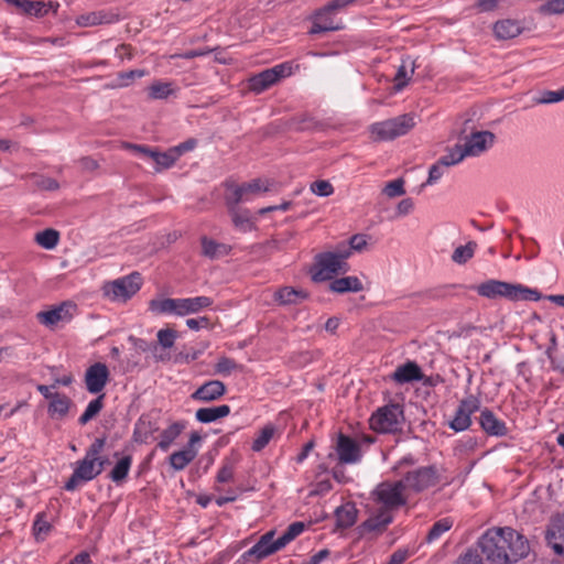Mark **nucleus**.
I'll use <instances>...</instances> for the list:
<instances>
[{
    "instance_id": "obj_1",
    "label": "nucleus",
    "mask_w": 564,
    "mask_h": 564,
    "mask_svg": "<svg viewBox=\"0 0 564 564\" xmlns=\"http://www.w3.org/2000/svg\"><path fill=\"white\" fill-rule=\"evenodd\" d=\"M478 546L492 564L517 563L530 552L528 540L509 527L487 530L479 539Z\"/></svg>"
},
{
    "instance_id": "obj_2",
    "label": "nucleus",
    "mask_w": 564,
    "mask_h": 564,
    "mask_svg": "<svg viewBox=\"0 0 564 564\" xmlns=\"http://www.w3.org/2000/svg\"><path fill=\"white\" fill-rule=\"evenodd\" d=\"M474 289L477 293L488 300L506 299L512 302L517 301H539L543 299L542 294L535 290L522 284L509 283L500 280H487Z\"/></svg>"
},
{
    "instance_id": "obj_3",
    "label": "nucleus",
    "mask_w": 564,
    "mask_h": 564,
    "mask_svg": "<svg viewBox=\"0 0 564 564\" xmlns=\"http://www.w3.org/2000/svg\"><path fill=\"white\" fill-rule=\"evenodd\" d=\"M414 126V116L412 113H404L376 122L370 126L369 131L373 141H389L406 134Z\"/></svg>"
},
{
    "instance_id": "obj_4",
    "label": "nucleus",
    "mask_w": 564,
    "mask_h": 564,
    "mask_svg": "<svg viewBox=\"0 0 564 564\" xmlns=\"http://www.w3.org/2000/svg\"><path fill=\"white\" fill-rule=\"evenodd\" d=\"M349 265L346 261H339L330 251L315 256V263L312 268V279L315 282H323L333 279L334 275L346 273Z\"/></svg>"
},
{
    "instance_id": "obj_5",
    "label": "nucleus",
    "mask_w": 564,
    "mask_h": 564,
    "mask_svg": "<svg viewBox=\"0 0 564 564\" xmlns=\"http://www.w3.org/2000/svg\"><path fill=\"white\" fill-rule=\"evenodd\" d=\"M400 417L403 419V410L400 404L392 403L382 406L373 413L369 420L370 427L379 433H390L398 429Z\"/></svg>"
},
{
    "instance_id": "obj_6",
    "label": "nucleus",
    "mask_w": 564,
    "mask_h": 564,
    "mask_svg": "<svg viewBox=\"0 0 564 564\" xmlns=\"http://www.w3.org/2000/svg\"><path fill=\"white\" fill-rule=\"evenodd\" d=\"M141 281V275L138 272L117 279L104 286L105 295L111 300L126 302L140 290Z\"/></svg>"
},
{
    "instance_id": "obj_7",
    "label": "nucleus",
    "mask_w": 564,
    "mask_h": 564,
    "mask_svg": "<svg viewBox=\"0 0 564 564\" xmlns=\"http://www.w3.org/2000/svg\"><path fill=\"white\" fill-rule=\"evenodd\" d=\"M405 489V482L402 479L394 482L384 481L377 487L376 495L386 510L395 509L406 503Z\"/></svg>"
},
{
    "instance_id": "obj_8",
    "label": "nucleus",
    "mask_w": 564,
    "mask_h": 564,
    "mask_svg": "<svg viewBox=\"0 0 564 564\" xmlns=\"http://www.w3.org/2000/svg\"><path fill=\"white\" fill-rule=\"evenodd\" d=\"M402 480L406 489L420 492L437 484V471L433 466L421 467L406 473Z\"/></svg>"
},
{
    "instance_id": "obj_9",
    "label": "nucleus",
    "mask_w": 564,
    "mask_h": 564,
    "mask_svg": "<svg viewBox=\"0 0 564 564\" xmlns=\"http://www.w3.org/2000/svg\"><path fill=\"white\" fill-rule=\"evenodd\" d=\"M479 408L480 402L474 395H469L468 398L462 400L459 406L456 410L454 419L449 423V426L456 432L467 430L471 423L470 415L478 411Z\"/></svg>"
},
{
    "instance_id": "obj_10",
    "label": "nucleus",
    "mask_w": 564,
    "mask_h": 564,
    "mask_svg": "<svg viewBox=\"0 0 564 564\" xmlns=\"http://www.w3.org/2000/svg\"><path fill=\"white\" fill-rule=\"evenodd\" d=\"M495 134L490 131H476L465 138L462 145L466 156H478L494 144Z\"/></svg>"
},
{
    "instance_id": "obj_11",
    "label": "nucleus",
    "mask_w": 564,
    "mask_h": 564,
    "mask_svg": "<svg viewBox=\"0 0 564 564\" xmlns=\"http://www.w3.org/2000/svg\"><path fill=\"white\" fill-rule=\"evenodd\" d=\"M97 476L96 462L84 457L77 463L73 475L67 480L64 488L67 491H73L79 486L80 482L93 480Z\"/></svg>"
},
{
    "instance_id": "obj_12",
    "label": "nucleus",
    "mask_w": 564,
    "mask_h": 564,
    "mask_svg": "<svg viewBox=\"0 0 564 564\" xmlns=\"http://www.w3.org/2000/svg\"><path fill=\"white\" fill-rule=\"evenodd\" d=\"M335 449L339 464H355L360 460L361 452L359 444L343 433H339L337 437Z\"/></svg>"
},
{
    "instance_id": "obj_13",
    "label": "nucleus",
    "mask_w": 564,
    "mask_h": 564,
    "mask_svg": "<svg viewBox=\"0 0 564 564\" xmlns=\"http://www.w3.org/2000/svg\"><path fill=\"white\" fill-rule=\"evenodd\" d=\"M109 380V370L105 364L96 362L85 375L86 388L90 393H99Z\"/></svg>"
},
{
    "instance_id": "obj_14",
    "label": "nucleus",
    "mask_w": 564,
    "mask_h": 564,
    "mask_svg": "<svg viewBox=\"0 0 564 564\" xmlns=\"http://www.w3.org/2000/svg\"><path fill=\"white\" fill-rule=\"evenodd\" d=\"M547 545L561 556H564V514L555 517L545 532Z\"/></svg>"
},
{
    "instance_id": "obj_15",
    "label": "nucleus",
    "mask_w": 564,
    "mask_h": 564,
    "mask_svg": "<svg viewBox=\"0 0 564 564\" xmlns=\"http://www.w3.org/2000/svg\"><path fill=\"white\" fill-rule=\"evenodd\" d=\"M274 530L264 533L259 541L242 555V557L246 561H253V563H258L262 558L273 554L274 552H271V547L274 545Z\"/></svg>"
},
{
    "instance_id": "obj_16",
    "label": "nucleus",
    "mask_w": 564,
    "mask_h": 564,
    "mask_svg": "<svg viewBox=\"0 0 564 564\" xmlns=\"http://www.w3.org/2000/svg\"><path fill=\"white\" fill-rule=\"evenodd\" d=\"M226 393V386L219 380H210L196 389L191 398L202 402H213L220 399Z\"/></svg>"
},
{
    "instance_id": "obj_17",
    "label": "nucleus",
    "mask_w": 564,
    "mask_h": 564,
    "mask_svg": "<svg viewBox=\"0 0 564 564\" xmlns=\"http://www.w3.org/2000/svg\"><path fill=\"white\" fill-rule=\"evenodd\" d=\"M389 378L398 384H404L422 380L423 372L415 361H406L398 366Z\"/></svg>"
},
{
    "instance_id": "obj_18",
    "label": "nucleus",
    "mask_w": 564,
    "mask_h": 564,
    "mask_svg": "<svg viewBox=\"0 0 564 564\" xmlns=\"http://www.w3.org/2000/svg\"><path fill=\"white\" fill-rule=\"evenodd\" d=\"M119 20V14L111 11H94L80 14L76 18V24L82 28L100 24H111Z\"/></svg>"
},
{
    "instance_id": "obj_19",
    "label": "nucleus",
    "mask_w": 564,
    "mask_h": 564,
    "mask_svg": "<svg viewBox=\"0 0 564 564\" xmlns=\"http://www.w3.org/2000/svg\"><path fill=\"white\" fill-rule=\"evenodd\" d=\"M70 308H74V305L65 302L52 310L39 312L36 317L43 325L52 327L61 321L68 319L72 316Z\"/></svg>"
},
{
    "instance_id": "obj_20",
    "label": "nucleus",
    "mask_w": 564,
    "mask_h": 564,
    "mask_svg": "<svg viewBox=\"0 0 564 564\" xmlns=\"http://www.w3.org/2000/svg\"><path fill=\"white\" fill-rule=\"evenodd\" d=\"M481 429L489 435L503 436L508 429L503 421L499 420L490 410L485 409L479 416Z\"/></svg>"
},
{
    "instance_id": "obj_21",
    "label": "nucleus",
    "mask_w": 564,
    "mask_h": 564,
    "mask_svg": "<svg viewBox=\"0 0 564 564\" xmlns=\"http://www.w3.org/2000/svg\"><path fill=\"white\" fill-rule=\"evenodd\" d=\"M333 13H335V11L327 10V4L321 8L314 15L313 26L310 33L317 34L340 29L339 25L334 24V21L330 17Z\"/></svg>"
},
{
    "instance_id": "obj_22",
    "label": "nucleus",
    "mask_w": 564,
    "mask_h": 564,
    "mask_svg": "<svg viewBox=\"0 0 564 564\" xmlns=\"http://www.w3.org/2000/svg\"><path fill=\"white\" fill-rule=\"evenodd\" d=\"M212 304L213 300L209 296L178 299V316L198 313Z\"/></svg>"
},
{
    "instance_id": "obj_23",
    "label": "nucleus",
    "mask_w": 564,
    "mask_h": 564,
    "mask_svg": "<svg viewBox=\"0 0 564 564\" xmlns=\"http://www.w3.org/2000/svg\"><path fill=\"white\" fill-rule=\"evenodd\" d=\"M308 294L302 289L284 286L279 289L274 294V300L281 305L299 304L306 300Z\"/></svg>"
},
{
    "instance_id": "obj_24",
    "label": "nucleus",
    "mask_w": 564,
    "mask_h": 564,
    "mask_svg": "<svg viewBox=\"0 0 564 564\" xmlns=\"http://www.w3.org/2000/svg\"><path fill=\"white\" fill-rule=\"evenodd\" d=\"M522 28L516 20H501L494 24V33L499 40H510L521 34Z\"/></svg>"
},
{
    "instance_id": "obj_25",
    "label": "nucleus",
    "mask_w": 564,
    "mask_h": 564,
    "mask_svg": "<svg viewBox=\"0 0 564 564\" xmlns=\"http://www.w3.org/2000/svg\"><path fill=\"white\" fill-rule=\"evenodd\" d=\"M416 65L414 61H411L410 57L403 58L402 64L399 66L397 74L393 78L394 80V90H402L411 79V76L414 74Z\"/></svg>"
},
{
    "instance_id": "obj_26",
    "label": "nucleus",
    "mask_w": 564,
    "mask_h": 564,
    "mask_svg": "<svg viewBox=\"0 0 564 564\" xmlns=\"http://www.w3.org/2000/svg\"><path fill=\"white\" fill-rule=\"evenodd\" d=\"M7 3L12 4L20 9L23 13L34 15L36 18L44 17L47 13L46 4L43 1L31 0H4Z\"/></svg>"
},
{
    "instance_id": "obj_27",
    "label": "nucleus",
    "mask_w": 564,
    "mask_h": 564,
    "mask_svg": "<svg viewBox=\"0 0 564 564\" xmlns=\"http://www.w3.org/2000/svg\"><path fill=\"white\" fill-rule=\"evenodd\" d=\"M230 413V406L227 404L213 406V408H200L196 411L195 417L202 423H210L218 419L225 417Z\"/></svg>"
},
{
    "instance_id": "obj_28",
    "label": "nucleus",
    "mask_w": 564,
    "mask_h": 564,
    "mask_svg": "<svg viewBox=\"0 0 564 564\" xmlns=\"http://www.w3.org/2000/svg\"><path fill=\"white\" fill-rule=\"evenodd\" d=\"M358 511L354 503H346L336 509L337 527L348 529L356 523Z\"/></svg>"
},
{
    "instance_id": "obj_29",
    "label": "nucleus",
    "mask_w": 564,
    "mask_h": 564,
    "mask_svg": "<svg viewBox=\"0 0 564 564\" xmlns=\"http://www.w3.org/2000/svg\"><path fill=\"white\" fill-rule=\"evenodd\" d=\"M329 290L335 293L360 292L364 286L357 276H345L330 282Z\"/></svg>"
},
{
    "instance_id": "obj_30",
    "label": "nucleus",
    "mask_w": 564,
    "mask_h": 564,
    "mask_svg": "<svg viewBox=\"0 0 564 564\" xmlns=\"http://www.w3.org/2000/svg\"><path fill=\"white\" fill-rule=\"evenodd\" d=\"M304 529L305 524L303 522H293L290 524L285 532L274 541V545L271 547V552H278L286 546L290 542L297 538L304 531Z\"/></svg>"
},
{
    "instance_id": "obj_31",
    "label": "nucleus",
    "mask_w": 564,
    "mask_h": 564,
    "mask_svg": "<svg viewBox=\"0 0 564 564\" xmlns=\"http://www.w3.org/2000/svg\"><path fill=\"white\" fill-rule=\"evenodd\" d=\"M392 521V516L386 509H381L376 516L366 520L360 529L364 531H383L387 525Z\"/></svg>"
},
{
    "instance_id": "obj_32",
    "label": "nucleus",
    "mask_w": 564,
    "mask_h": 564,
    "mask_svg": "<svg viewBox=\"0 0 564 564\" xmlns=\"http://www.w3.org/2000/svg\"><path fill=\"white\" fill-rule=\"evenodd\" d=\"M149 310L156 315L175 314L178 316V299H153L149 302Z\"/></svg>"
},
{
    "instance_id": "obj_33",
    "label": "nucleus",
    "mask_w": 564,
    "mask_h": 564,
    "mask_svg": "<svg viewBox=\"0 0 564 564\" xmlns=\"http://www.w3.org/2000/svg\"><path fill=\"white\" fill-rule=\"evenodd\" d=\"M70 404L72 400L67 395L55 393L48 404V414L52 417H64L68 413Z\"/></svg>"
},
{
    "instance_id": "obj_34",
    "label": "nucleus",
    "mask_w": 564,
    "mask_h": 564,
    "mask_svg": "<svg viewBox=\"0 0 564 564\" xmlns=\"http://www.w3.org/2000/svg\"><path fill=\"white\" fill-rule=\"evenodd\" d=\"M230 248L227 245L218 243L207 237L202 238V252L205 257L217 259L229 253Z\"/></svg>"
},
{
    "instance_id": "obj_35",
    "label": "nucleus",
    "mask_w": 564,
    "mask_h": 564,
    "mask_svg": "<svg viewBox=\"0 0 564 564\" xmlns=\"http://www.w3.org/2000/svg\"><path fill=\"white\" fill-rule=\"evenodd\" d=\"M197 456V449L184 448L182 451L174 452L170 456V464L175 470L184 469L195 457Z\"/></svg>"
},
{
    "instance_id": "obj_36",
    "label": "nucleus",
    "mask_w": 564,
    "mask_h": 564,
    "mask_svg": "<svg viewBox=\"0 0 564 564\" xmlns=\"http://www.w3.org/2000/svg\"><path fill=\"white\" fill-rule=\"evenodd\" d=\"M225 186L227 189V194L225 196L226 204L229 210H234V208H237L238 204L246 199V196L243 194L241 186L237 185L232 181H227L225 183Z\"/></svg>"
},
{
    "instance_id": "obj_37",
    "label": "nucleus",
    "mask_w": 564,
    "mask_h": 564,
    "mask_svg": "<svg viewBox=\"0 0 564 564\" xmlns=\"http://www.w3.org/2000/svg\"><path fill=\"white\" fill-rule=\"evenodd\" d=\"M274 77L273 74L269 73L268 69L252 76L249 79V89L256 94H260L274 85L272 78Z\"/></svg>"
},
{
    "instance_id": "obj_38",
    "label": "nucleus",
    "mask_w": 564,
    "mask_h": 564,
    "mask_svg": "<svg viewBox=\"0 0 564 564\" xmlns=\"http://www.w3.org/2000/svg\"><path fill=\"white\" fill-rule=\"evenodd\" d=\"M131 464L132 457L130 455L121 457L110 471L109 478L116 484L122 482L128 476Z\"/></svg>"
},
{
    "instance_id": "obj_39",
    "label": "nucleus",
    "mask_w": 564,
    "mask_h": 564,
    "mask_svg": "<svg viewBox=\"0 0 564 564\" xmlns=\"http://www.w3.org/2000/svg\"><path fill=\"white\" fill-rule=\"evenodd\" d=\"M184 429V424L180 422L173 423L170 427L164 430L161 434V441L159 442V447L162 451L169 449L174 440L181 434Z\"/></svg>"
},
{
    "instance_id": "obj_40",
    "label": "nucleus",
    "mask_w": 564,
    "mask_h": 564,
    "mask_svg": "<svg viewBox=\"0 0 564 564\" xmlns=\"http://www.w3.org/2000/svg\"><path fill=\"white\" fill-rule=\"evenodd\" d=\"M59 234L55 229L48 228L35 235V242L45 249H53L58 243Z\"/></svg>"
},
{
    "instance_id": "obj_41",
    "label": "nucleus",
    "mask_w": 564,
    "mask_h": 564,
    "mask_svg": "<svg viewBox=\"0 0 564 564\" xmlns=\"http://www.w3.org/2000/svg\"><path fill=\"white\" fill-rule=\"evenodd\" d=\"M476 248L477 243L475 241H469L465 246H459L454 250L452 260L457 264H465L473 258Z\"/></svg>"
},
{
    "instance_id": "obj_42",
    "label": "nucleus",
    "mask_w": 564,
    "mask_h": 564,
    "mask_svg": "<svg viewBox=\"0 0 564 564\" xmlns=\"http://www.w3.org/2000/svg\"><path fill=\"white\" fill-rule=\"evenodd\" d=\"M52 525L46 519L45 512H40L33 523V535L36 541H43L51 532Z\"/></svg>"
},
{
    "instance_id": "obj_43",
    "label": "nucleus",
    "mask_w": 564,
    "mask_h": 564,
    "mask_svg": "<svg viewBox=\"0 0 564 564\" xmlns=\"http://www.w3.org/2000/svg\"><path fill=\"white\" fill-rule=\"evenodd\" d=\"M105 398V394H100L99 397H97L95 400H93L88 406L86 408L85 412L82 414V416L79 417V424L82 425H85L87 424L90 420H93L102 409L104 406V400Z\"/></svg>"
},
{
    "instance_id": "obj_44",
    "label": "nucleus",
    "mask_w": 564,
    "mask_h": 564,
    "mask_svg": "<svg viewBox=\"0 0 564 564\" xmlns=\"http://www.w3.org/2000/svg\"><path fill=\"white\" fill-rule=\"evenodd\" d=\"M175 153H176V150H173V149H170L166 152H159L158 150H155L154 154L152 156V160L159 166L156 170L160 171L161 169L171 167L175 163V161L178 159Z\"/></svg>"
},
{
    "instance_id": "obj_45",
    "label": "nucleus",
    "mask_w": 564,
    "mask_h": 564,
    "mask_svg": "<svg viewBox=\"0 0 564 564\" xmlns=\"http://www.w3.org/2000/svg\"><path fill=\"white\" fill-rule=\"evenodd\" d=\"M240 186L245 196L249 194L257 195L261 192L270 191L271 182L269 180L254 178L251 182L241 184Z\"/></svg>"
},
{
    "instance_id": "obj_46",
    "label": "nucleus",
    "mask_w": 564,
    "mask_h": 564,
    "mask_svg": "<svg viewBox=\"0 0 564 564\" xmlns=\"http://www.w3.org/2000/svg\"><path fill=\"white\" fill-rule=\"evenodd\" d=\"M28 177L34 180V185L40 191L54 192L59 188V184L56 180L47 176H43L36 173H31Z\"/></svg>"
},
{
    "instance_id": "obj_47",
    "label": "nucleus",
    "mask_w": 564,
    "mask_h": 564,
    "mask_svg": "<svg viewBox=\"0 0 564 564\" xmlns=\"http://www.w3.org/2000/svg\"><path fill=\"white\" fill-rule=\"evenodd\" d=\"M148 90L149 97L151 99H165L173 93V89L171 88V83L162 82L153 83L151 86H149Z\"/></svg>"
},
{
    "instance_id": "obj_48",
    "label": "nucleus",
    "mask_w": 564,
    "mask_h": 564,
    "mask_svg": "<svg viewBox=\"0 0 564 564\" xmlns=\"http://www.w3.org/2000/svg\"><path fill=\"white\" fill-rule=\"evenodd\" d=\"M237 370H242V366L225 356L220 357L215 365V372L221 376H229L232 371Z\"/></svg>"
},
{
    "instance_id": "obj_49",
    "label": "nucleus",
    "mask_w": 564,
    "mask_h": 564,
    "mask_svg": "<svg viewBox=\"0 0 564 564\" xmlns=\"http://www.w3.org/2000/svg\"><path fill=\"white\" fill-rule=\"evenodd\" d=\"M274 431L275 430L272 425L264 426L261 430L260 434L254 438L252 449L254 452H260L261 449H263L268 445L270 440L273 437Z\"/></svg>"
},
{
    "instance_id": "obj_50",
    "label": "nucleus",
    "mask_w": 564,
    "mask_h": 564,
    "mask_svg": "<svg viewBox=\"0 0 564 564\" xmlns=\"http://www.w3.org/2000/svg\"><path fill=\"white\" fill-rule=\"evenodd\" d=\"M404 183L402 177L391 181L382 188V194L389 198L402 196L405 194Z\"/></svg>"
},
{
    "instance_id": "obj_51",
    "label": "nucleus",
    "mask_w": 564,
    "mask_h": 564,
    "mask_svg": "<svg viewBox=\"0 0 564 564\" xmlns=\"http://www.w3.org/2000/svg\"><path fill=\"white\" fill-rule=\"evenodd\" d=\"M466 158V154H464V151L462 149V145L456 144L448 154L442 156L440 159V163L443 164V166H451L454 164L459 163L460 161Z\"/></svg>"
},
{
    "instance_id": "obj_52",
    "label": "nucleus",
    "mask_w": 564,
    "mask_h": 564,
    "mask_svg": "<svg viewBox=\"0 0 564 564\" xmlns=\"http://www.w3.org/2000/svg\"><path fill=\"white\" fill-rule=\"evenodd\" d=\"M452 527V522L447 519H442L433 524L431 530L426 535V541L429 543L437 540L444 532L448 531Z\"/></svg>"
},
{
    "instance_id": "obj_53",
    "label": "nucleus",
    "mask_w": 564,
    "mask_h": 564,
    "mask_svg": "<svg viewBox=\"0 0 564 564\" xmlns=\"http://www.w3.org/2000/svg\"><path fill=\"white\" fill-rule=\"evenodd\" d=\"M177 337V332L172 328H164L158 332V345L162 348L167 349L174 345Z\"/></svg>"
},
{
    "instance_id": "obj_54",
    "label": "nucleus",
    "mask_w": 564,
    "mask_h": 564,
    "mask_svg": "<svg viewBox=\"0 0 564 564\" xmlns=\"http://www.w3.org/2000/svg\"><path fill=\"white\" fill-rule=\"evenodd\" d=\"M311 191L317 196L328 197L334 193V186L329 181L318 180L311 184Z\"/></svg>"
},
{
    "instance_id": "obj_55",
    "label": "nucleus",
    "mask_w": 564,
    "mask_h": 564,
    "mask_svg": "<svg viewBox=\"0 0 564 564\" xmlns=\"http://www.w3.org/2000/svg\"><path fill=\"white\" fill-rule=\"evenodd\" d=\"M289 127L294 128L296 130L304 131V130L314 129L316 127V122L313 120V118H311L306 115H302V116L292 118L289 122Z\"/></svg>"
},
{
    "instance_id": "obj_56",
    "label": "nucleus",
    "mask_w": 564,
    "mask_h": 564,
    "mask_svg": "<svg viewBox=\"0 0 564 564\" xmlns=\"http://www.w3.org/2000/svg\"><path fill=\"white\" fill-rule=\"evenodd\" d=\"M542 14H561L564 13V0H550L539 8Z\"/></svg>"
},
{
    "instance_id": "obj_57",
    "label": "nucleus",
    "mask_w": 564,
    "mask_h": 564,
    "mask_svg": "<svg viewBox=\"0 0 564 564\" xmlns=\"http://www.w3.org/2000/svg\"><path fill=\"white\" fill-rule=\"evenodd\" d=\"M106 444L105 437H97L88 447L85 457L95 462L99 460L100 453L104 451Z\"/></svg>"
},
{
    "instance_id": "obj_58",
    "label": "nucleus",
    "mask_w": 564,
    "mask_h": 564,
    "mask_svg": "<svg viewBox=\"0 0 564 564\" xmlns=\"http://www.w3.org/2000/svg\"><path fill=\"white\" fill-rule=\"evenodd\" d=\"M106 444L105 437H97L88 447L85 457L95 462L99 460L100 453L104 451Z\"/></svg>"
},
{
    "instance_id": "obj_59",
    "label": "nucleus",
    "mask_w": 564,
    "mask_h": 564,
    "mask_svg": "<svg viewBox=\"0 0 564 564\" xmlns=\"http://www.w3.org/2000/svg\"><path fill=\"white\" fill-rule=\"evenodd\" d=\"M564 100V87L560 90H545L536 99L538 104H553Z\"/></svg>"
},
{
    "instance_id": "obj_60",
    "label": "nucleus",
    "mask_w": 564,
    "mask_h": 564,
    "mask_svg": "<svg viewBox=\"0 0 564 564\" xmlns=\"http://www.w3.org/2000/svg\"><path fill=\"white\" fill-rule=\"evenodd\" d=\"M292 67L288 63H283L280 65H276L272 68H269V73L273 74L274 77L272 78L273 83H278L281 78H284L291 74Z\"/></svg>"
},
{
    "instance_id": "obj_61",
    "label": "nucleus",
    "mask_w": 564,
    "mask_h": 564,
    "mask_svg": "<svg viewBox=\"0 0 564 564\" xmlns=\"http://www.w3.org/2000/svg\"><path fill=\"white\" fill-rule=\"evenodd\" d=\"M155 429L151 426V422L147 421L145 417H141L137 423L134 435L138 441L142 435L147 438L148 434L152 433Z\"/></svg>"
},
{
    "instance_id": "obj_62",
    "label": "nucleus",
    "mask_w": 564,
    "mask_h": 564,
    "mask_svg": "<svg viewBox=\"0 0 564 564\" xmlns=\"http://www.w3.org/2000/svg\"><path fill=\"white\" fill-rule=\"evenodd\" d=\"M147 74L144 69H133L129 72H122L118 74L120 83L119 86H127V80H134L135 78L143 77Z\"/></svg>"
},
{
    "instance_id": "obj_63",
    "label": "nucleus",
    "mask_w": 564,
    "mask_h": 564,
    "mask_svg": "<svg viewBox=\"0 0 564 564\" xmlns=\"http://www.w3.org/2000/svg\"><path fill=\"white\" fill-rule=\"evenodd\" d=\"M123 148L131 150V151L135 152L137 154L142 155L144 158H149V159H152L154 151H155V149L149 148L147 145L128 143V142L123 143Z\"/></svg>"
},
{
    "instance_id": "obj_64",
    "label": "nucleus",
    "mask_w": 564,
    "mask_h": 564,
    "mask_svg": "<svg viewBox=\"0 0 564 564\" xmlns=\"http://www.w3.org/2000/svg\"><path fill=\"white\" fill-rule=\"evenodd\" d=\"M456 564H484V563L476 550H468L464 555L459 556Z\"/></svg>"
}]
</instances>
